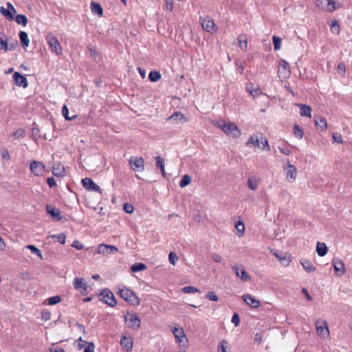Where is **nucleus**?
Returning <instances> with one entry per match:
<instances>
[{"mask_svg": "<svg viewBox=\"0 0 352 352\" xmlns=\"http://www.w3.org/2000/svg\"><path fill=\"white\" fill-rule=\"evenodd\" d=\"M118 294L122 298L133 306H138L140 303V300L136 294L128 288L124 287L119 288Z\"/></svg>", "mask_w": 352, "mask_h": 352, "instance_id": "nucleus-1", "label": "nucleus"}, {"mask_svg": "<svg viewBox=\"0 0 352 352\" xmlns=\"http://www.w3.org/2000/svg\"><path fill=\"white\" fill-rule=\"evenodd\" d=\"M124 319L129 329L138 330L141 325V320L136 313L126 312L124 315Z\"/></svg>", "mask_w": 352, "mask_h": 352, "instance_id": "nucleus-2", "label": "nucleus"}, {"mask_svg": "<svg viewBox=\"0 0 352 352\" xmlns=\"http://www.w3.org/2000/svg\"><path fill=\"white\" fill-rule=\"evenodd\" d=\"M315 5L328 12H332L339 7V4L337 5L334 0H316Z\"/></svg>", "mask_w": 352, "mask_h": 352, "instance_id": "nucleus-3", "label": "nucleus"}, {"mask_svg": "<svg viewBox=\"0 0 352 352\" xmlns=\"http://www.w3.org/2000/svg\"><path fill=\"white\" fill-rule=\"evenodd\" d=\"M46 38L52 52L57 56L61 54L63 50L58 38L53 34H48Z\"/></svg>", "mask_w": 352, "mask_h": 352, "instance_id": "nucleus-4", "label": "nucleus"}, {"mask_svg": "<svg viewBox=\"0 0 352 352\" xmlns=\"http://www.w3.org/2000/svg\"><path fill=\"white\" fill-rule=\"evenodd\" d=\"M103 298L100 299L104 304L108 305L111 307H114L117 305V301L113 294L108 288H104L100 294Z\"/></svg>", "mask_w": 352, "mask_h": 352, "instance_id": "nucleus-5", "label": "nucleus"}, {"mask_svg": "<svg viewBox=\"0 0 352 352\" xmlns=\"http://www.w3.org/2000/svg\"><path fill=\"white\" fill-rule=\"evenodd\" d=\"M130 168L133 171L142 172L144 170V161L142 157L132 156L129 160Z\"/></svg>", "mask_w": 352, "mask_h": 352, "instance_id": "nucleus-6", "label": "nucleus"}, {"mask_svg": "<svg viewBox=\"0 0 352 352\" xmlns=\"http://www.w3.org/2000/svg\"><path fill=\"white\" fill-rule=\"evenodd\" d=\"M316 327L317 333L322 338H327L329 335V331L327 326V322L325 320H316Z\"/></svg>", "mask_w": 352, "mask_h": 352, "instance_id": "nucleus-7", "label": "nucleus"}, {"mask_svg": "<svg viewBox=\"0 0 352 352\" xmlns=\"http://www.w3.org/2000/svg\"><path fill=\"white\" fill-rule=\"evenodd\" d=\"M45 165L38 161L34 160L30 165L31 172L36 176H41L45 172Z\"/></svg>", "mask_w": 352, "mask_h": 352, "instance_id": "nucleus-8", "label": "nucleus"}, {"mask_svg": "<svg viewBox=\"0 0 352 352\" xmlns=\"http://www.w3.org/2000/svg\"><path fill=\"white\" fill-rule=\"evenodd\" d=\"M74 287L76 290L81 289L82 294L88 293V285L85 278L76 277L73 283Z\"/></svg>", "mask_w": 352, "mask_h": 352, "instance_id": "nucleus-9", "label": "nucleus"}, {"mask_svg": "<svg viewBox=\"0 0 352 352\" xmlns=\"http://www.w3.org/2000/svg\"><path fill=\"white\" fill-rule=\"evenodd\" d=\"M8 8L6 9L3 6H0V13L3 15L8 20L12 21L14 19L13 14L16 12V9L11 3H7Z\"/></svg>", "mask_w": 352, "mask_h": 352, "instance_id": "nucleus-10", "label": "nucleus"}, {"mask_svg": "<svg viewBox=\"0 0 352 352\" xmlns=\"http://www.w3.org/2000/svg\"><path fill=\"white\" fill-rule=\"evenodd\" d=\"M83 187L89 190L100 192V188L91 178L86 177L82 179Z\"/></svg>", "mask_w": 352, "mask_h": 352, "instance_id": "nucleus-11", "label": "nucleus"}, {"mask_svg": "<svg viewBox=\"0 0 352 352\" xmlns=\"http://www.w3.org/2000/svg\"><path fill=\"white\" fill-rule=\"evenodd\" d=\"M13 80L16 85L26 88L28 86V80L26 77L19 72H14L13 74Z\"/></svg>", "mask_w": 352, "mask_h": 352, "instance_id": "nucleus-12", "label": "nucleus"}, {"mask_svg": "<svg viewBox=\"0 0 352 352\" xmlns=\"http://www.w3.org/2000/svg\"><path fill=\"white\" fill-rule=\"evenodd\" d=\"M223 132L226 134L232 135L233 138H236L240 135V131L234 123H228L227 126L223 129Z\"/></svg>", "mask_w": 352, "mask_h": 352, "instance_id": "nucleus-13", "label": "nucleus"}, {"mask_svg": "<svg viewBox=\"0 0 352 352\" xmlns=\"http://www.w3.org/2000/svg\"><path fill=\"white\" fill-rule=\"evenodd\" d=\"M243 302L252 308H257L260 305V301L250 294H243Z\"/></svg>", "mask_w": 352, "mask_h": 352, "instance_id": "nucleus-14", "label": "nucleus"}, {"mask_svg": "<svg viewBox=\"0 0 352 352\" xmlns=\"http://www.w3.org/2000/svg\"><path fill=\"white\" fill-rule=\"evenodd\" d=\"M333 265L336 273L338 276H342L345 272V268L343 262L339 258L333 259Z\"/></svg>", "mask_w": 352, "mask_h": 352, "instance_id": "nucleus-15", "label": "nucleus"}, {"mask_svg": "<svg viewBox=\"0 0 352 352\" xmlns=\"http://www.w3.org/2000/svg\"><path fill=\"white\" fill-rule=\"evenodd\" d=\"M248 146L260 147V135L259 133H255L251 135L248 139L246 143Z\"/></svg>", "mask_w": 352, "mask_h": 352, "instance_id": "nucleus-16", "label": "nucleus"}, {"mask_svg": "<svg viewBox=\"0 0 352 352\" xmlns=\"http://www.w3.org/2000/svg\"><path fill=\"white\" fill-rule=\"evenodd\" d=\"M46 210L47 214H49L56 221L61 220L62 217L60 215V210L50 205H47Z\"/></svg>", "mask_w": 352, "mask_h": 352, "instance_id": "nucleus-17", "label": "nucleus"}, {"mask_svg": "<svg viewBox=\"0 0 352 352\" xmlns=\"http://www.w3.org/2000/svg\"><path fill=\"white\" fill-rule=\"evenodd\" d=\"M296 174L297 170L295 166L291 164L290 163H288L286 173L287 179L289 182H294L296 179Z\"/></svg>", "mask_w": 352, "mask_h": 352, "instance_id": "nucleus-18", "label": "nucleus"}, {"mask_svg": "<svg viewBox=\"0 0 352 352\" xmlns=\"http://www.w3.org/2000/svg\"><path fill=\"white\" fill-rule=\"evenodd\" d=\"M315 124L321 131H324L327 129V120L326 118L323 116H316Z\"/></svg>", "mask_w": 352, "mask_h": 352, "instance_id": "nucleus-19", "label": "nucleus"}, {"mask_svg": "<svg viewBox=\"0 0 352 352\" xmlns=\"http://www.w3.org/2000/svg\"><path fill=\"white\" fill-rule=\"evenodd\" d=\"M120 344L125 348L127 352L131 351L133 349V340L131 337L122 336Z\"/></svg>", "mask_w": 352, "mask_h": 352, "instance_id": "nucleus-20", "label": "nucleus"}, {"mask_svg": "<svg viewBox=\"0 0 352 352\" xmlns=\"http://www.w3.org/2000/svg\"><path fill=\"white\" fill-rule=\"evenodd\" d=\"M274 256L279 260L281 264L283 266H287L291 262L290 257L287 254V253H274Z\"/></svg>", "mask_w": 352, "mask_h": 352, "instance_id": "nucleus-21", "label": "nucleus"}, {"mask_svg": "<svg viewBox=\"0 0 352 352\" xmlns=\"http://www.w3.org/2000/svg\"><path fill=\"white\" fill-rule=\"evenodd\" d=\"M202 28L205 31L212 32L215 30L216 25L212 20H204L201 23Z\"/></svg>", "mask_w": 352, "mask_h": 352, "instance_id": "nucleus-22", "label": "nucleus"}, {"mask_svg": "<svg viewBox=\"0 0 352 352\" xmlns=\"http://www.w3.org/2000/svg\"><path fill=\"white\" fill-rule=\"evenodd\" d=\"M52 173L56 177H61L65 175V167L60 163L54 165L52 168Z\"/></svg>", "mask_w": 352, "mask_h": 352, "instance_id": "nucleus-23", "label": "nucleus"}, {"mask_svg": "<svg viewBox=\"0 0 352 352\" xmlns=\"http://www.w3.org/2000/svg\"><path fill=\"white\" fill-rule=\"evenodd\" d=\"M328 251L327 246L324 243L318 242L316 245V252L319 256H324Z\"/></svg>", "mask_w": 352, "mask_h": 352, "instance_id": "nucleus-24", "label": "nucleus"}, {"mask_svg": "<svg viewBox=\"0 0 352 352\" xmlns=\"http://www.w3.org/2000/svg\"><path fill=\"white\" fill-rule=\"evenodd\" d=\"M300 115L305 117H311V109L309 105L304 104H299Z\"/></svg>", "mask_w": 352, "mask_h": 352, "instance_id": "nucleus-25", "label": "nucleus"}, {"mask_svg": "<svg viewBox=\"0 0 352 352\" xmlns=\"http://www.w3.org/2000/svg\"><path fill=\"white\" fill-rule=\"evenodd\" d=\"M300 264L302 265L304 270L308 273L313 272L316 270V267L309 260L302 259L300 261Z\"/></svg>", "mask_w": 352, "mask_h": 352, "instance_id": "nucleus-26", "label": "nucleus"}, {"mask_svg": "<svg viewBox=\"0 0 352 352\" xmlns=\"http://www.w3.org/2000/svg\"><path fill=\"white\" fill-rule=\"evenodd\" d=\"M91 10L93 13L97 14L100 16L103 14V10L101 5L95 1H92L91 3Z\"/></svg>", "mask_w": 352, "mask_h": 352, "instance_id": "nucleus-27", "label": "nucleus"}, {"mask_svg": "<svg viewBox=\"0 0 352 352\" xmlns=\"http://www.w3.org/2000/svg\"><path fill=\"white\" fill-rule=\"evenodd\" d=\"M19 39L23 47H27L29 46L30 41L28 38V34L24 31H20L19 34Z\"/></svg>", "mask_w": 352, "mask_h": 352, "instance_id": "nucleus-28", "label": "nucleus"}, {"mask_svg": "<svg viewBox=\"0 0 352 352\" xmlns=\"http://www.w3.org/2000/svg\"><path fill=\"white\" fill-rule=\"evenodd\" d=\"M155 160H156V166L159 168H160V170H161V173H162V175L164 177H166V173L165 172V170H164V159L160 157V156H157L155 157Z\"/></svg>", "mask_w": 352, "mask_h": 352, "instance_id": "nucleus-29", "label": "nucleus"}, {"mask_svg": "<svg viewBox=\"0 0 352 352\" xmlns=\"http://www.w3.org/2000/svg\"><path fill=\"white\" fill-rule=\"evenodd\" d=\"M260 135V148H261L263 151H269L270 150V146L268 143V141L265 138H263V135L261 133H259Z\"/></svg>", "mask_w": 352, "mask_h": 352, "instance_id": "nucleus-30", "label": "nucleus"}, {"mask_svg": "<svg viewBox=\"0 0 352 352\" xmlns=\"http://www.w3.org/2000/svg\"><path fill=\"white\" fill-rule=\"evenodd\" d=\"M258 181L259 179L256 177H249L248 181V187L252 190L257 189Z\"/></svg>", "mask_w": 352, "mask_h": 352, "instance_id": "nucleus-31", "label": "nucleus"}, {"mask_svg": "<svg viewBox=\"0 0 352 352\" xmlns=\"http://www.w3.org/2000/svg\"><path fill=\"white\" fill-rule=\"evenodd\" d=\"M168 120H183L182 122H186L188 121L187 118L184 117V116L179 111H177L174 113L170 117H169Z\"/></svg>", "mask_w": 352, "mask_h": 352, "instance_id": "nucleus-32", "label": "nucleus"}, {"mask_svg": "<svg viewBox=\"0 0 352 352\" xmlns=\"http://www.w3.org/2000/svg\"><path fill=\"white\" fill-rule=\"evenodd\" d=\"M161 74L158 71H151L148 74V79L151 82H157L161 78Z\"/></svg>", "mask_w": 352, "mask_h": 352, "instance_id": "nucleus-33", "label": "nucleus"}, {"mask_svg": "<svg viewBox=\"0 0 352 352\" xmlns=\"http://www.w3.org/2000/svg\"><path fill=\"white\" fill-rule=\"evenodd\" d=\"M62 114L66 120H73L77 118V115H74L72 117L69 116V109L66 104H64L62 107Z\"/></svg>", "mask_w": 352, "mask_h": 352, "instance_id": "nucleus-34", "label": "nucleus"}, {"mask_svg": "<svg viewBox=\"0 0 352 352\" xmlns=\"http://www.w3.org/2000/svg\"><path fill=\"white\" fill-rule=\"evenodd\" d=\"M15 21L19 25L25 26L28 23V18L24 14H17L15 16Z\"/></svg>", "mask_w": 352, "mask_h": 352, "instance_id": "nucleus-35", "label": "nucleus"}, {"mask_svg": "<svg viewBox=\"0 0 352 352\" xmlns=\"http://www.w3.org/2000/svg\"><path fill=\"white\" fill-rule=\"evenodd\" d=\"M146 269V265L142 263H136L131 267V270L133 272H138L143 271Z\"/></svg>", "mask_w": 352, "mask_h": 352, "instance_id": "nucleus-36", "label": "nucleus"}, {"mask_svg": "<svg viewBox=\"0 0 352 352\" xmlns=\"http://www.w3.org/2000/svg\"><path fill=\"white\" fill-rule=\"evenodd\" d=\"M173 333L175 336V338L177 339L182 338L183 337H185L184 331L182 328H177L174 327L173 329Z\"/></svg>", "mask_w": 352, "mask_h": 352, "instance_id": "nucleus-37", "label": "nucleus"}, {"mask_svg": "<svg viewBox=\"0 0 352 352\" xmlns=\"http://www.w3.org/2000/svg\"><path fill=\"white\" fill-rule=\"evenodd\" d=\"M191 180H192V179L190 175H184L182 177V179L180 180L179 186L181 188H184V187L188 186L191 182Z\"/></svg>", "mask_w": 352, "mask_h": 352, "instance_id": "nucleus-38", "label": "nucleus"}, {"mask_svg": "<svg viewBox=\"0 0 352 352\" xmlns=\"http://www.w3.org/2000/svg\"><path fill=\"white\" fill-rule=\"evenodd\" d=\"M34 126H35L32 129V138L33 140L37 141V140L41 138L40 130L35 123H34Z\"/></svg>", "mask_w": 352, "mask_h": 352, "instance_id": "nucleus-39", "label": "nucleus"}, {"mask_svg": "<svg viewBox=\"0 0 352 352\" xmlns=\"http://www.w3.org/2000/svg\"><path fill=\"white\" fill-rule=\"evenodd\" d=\"M26 248L30 250L32 253L37 255L41 259H43V255L41 251L33 245H28Z\"/></svg>", "mask_w": 352, "mask_h": 352, "instance_id": "nucleus-40", "label": "nucleus"}, {"mask_svg": "<svg viewBox=\"0 0 352 352\" xmlns=\"http://www.w3.org/2000/svg\"><path fill=\"white\" fill-rule=\"evenodd\" d=\"M294 134L297 138L301 139L303 137L304 132L302 128L298 124H295L294 126Z\"/></svg>", "mask_w": 352, "mask_h": 352, "instance_id": "nucleus-41", "label": "nucleus"}, {"mask_svg": "<svg viewBox=\"0 0 352 352\" xmlns=\"http://www.w3.org/2000/svg\"><path fill=\"white\" fill-rule=\"evenodd\" d=\"M331 32L335 34H339L340 29L338 22L336 20H334L331 22Z\"/></svg>", "mask_w": 352, "mask_h": 352, "instance_id": "nucleus-42", "label": "nucleus"}, {"mask_svg": "<svg viewBox=\"0 0 352 352\" xmlns=\"http://www.w3.org/2000/svg\"><path fill=\"white\" fill-rule=\"evenodd\" d=\"M61 301V298L60 296H54L47 299L48 305H54Z\"/></svg>", "mask_w": 352, "mask_h": 352, "instance_id": "nucleus-43", "label": "nucleus"}, {"mask_svg": "<svg viewBox=\"0 0 352 352\" xmlns=\"http://www.w3.org/2000/svg\"><path fill=\"white\" fill-rule=\"evenodd\" d=\"M272 41H273V44H274V50H280V45H281V38L278 37V36H273Z\"/></svg>", "mask_w": 352, "mask_h": 352, "instance_id": "nucleus-44", "label": "nucleus"}, {"mask_svg": "<svg viewBox=\"0 0 352 352\" xmlns=\"http://www.w3.org/2000/svg\"><path fill=\"white\" fill-rule=\"evenodd\" d=\"M51 237L52 238H56L58 239V241L60 244H65L66 241V235L64 233H60L58 234H54Z\"/></svg>", "mask_w": 352, "mask_h": 352, "instance_id": "nucleus-45", "label": "nucleus"}, {"mask_svg": "<svg viewBox=\"0 0 352 352\" xmlns=\"http://www.w3.org/2000/svg\"><path fill=\"white\" fill-rule=\"evenodd\" d=\"M182 291L185 294H192V293H195V292H199V290L197 287H195L192 286H186V287H183Z\"/></svg>", "mask_w": 352, "mask_h": 352, "instance_id": "nucleus-46", "label": "nucleus"}, {"mask_svg": "<svg viewBox=\"0 0 352 352\" xmlns=\"http://www.w3.org/2000/svg\"><path fill=\"white\" fill-rule=\"evenodd\" d=\"M25 135V131L23 129H19L13 133V136L15 139L23 138Z\"/></svg>", "mask_w": 352, "mask_h": 352, "instance_id": "nucleus-47", "label": "nucleus"}, {"mask_svg": "<svg viewBox=\"0 0 352 352\" xmlns=\"http://www.w3.org/2000/svg\"><path fill=\"white\" fill-rule=\"evenodd\" d=\"M98 253L100 254H109V250L107 248V245L100 244L98 247Z\"/></svg>", "mask_w": 352, "mask_h": 352, "instance_id": "nucleus-48", "label": "nucleus"}, {"mask_svg": "<svg viewBox=\"0 0 352 352\" xmlns=\"http://www.w3.org/2000/svg\"><path fill=\"white\" fill-rule=\"evenodd\" d=\"M253 98H257L258 96L263 94L262 90L260 89V87H255V89L253 91H250V93H248Z\"/></svg>", "mask_w": 352, "mask_h": 352, "instance_id": "nucleus-49", "label": "nucleus"}, {"mask_svg": "<svg viewBox=\"0 0 352 352\" xmlns=\"http://www.w3.org/2000/svg\"><path fill=\"white\" fill-rule=\"evenodd\" d=\"M5 36V34L3 32L0 33V50H5L6 48H7V41L3 40V36Z\"/></svg>", "mask_w": 352, "mask_h": 352, "instance_id": "nucleus-50", "label": "nucleus"}, {"mask_svg": "<svg viewBox=\"0 0 352 352\" xmlns=\"http://www.w3.org/2000/svg\"><path fill=\"white\" fill-rule=\"evenodd\" d=\"M206 298L212 301H217L219 300L218 296L214 292H208L206 295Z\"/></svg>", "mask_w": 352, "mask_h": 352, "instance_id": "nucleus-51", "label": "nucleus"}, {"mask_svg": "<svg viewBox=\"0 0 352 352\" xmlns=\"http://www.w3.org/2000/svg\"><path fill=\"white\" fill-rule=\"evenodd\" d=\"M332 138H333L334 142H336L338 144H342L343 142L342 137L341 134L339 133H333L332 134Z\"/></svg>", "mask_w": 352, "mask_h": 352, "instance_id": "nucleus-52", "label": "nucleus"}, {"mask_svg": "<svg viewBox=\"0 0 352 352\" xmlns=\"http://www.w3.org/2000/svg\"><path fill=\"white\" fill-rule=\"evenodd\" d=\"M168 260L172 265H175L176 261L178 260V257L174 252H170L168 254Z\"/></svg>", "mask_w": 352, "mask_h": 352, "instance_id": "nucleus-53", "label": "nucleus"}, {"mask_svg": "<svg viewBox=\"0 0 352 352\" xmlns=\"http://www.w3.org/2000/svg\"><path fill=\"white\" fill-rule=\"evenodd\" d=\"M241 226H242V219H241V217H239V220L235 223V228L237 230L239 237L242 236V229L239 228Z\"/></svg>", "mask_w": 352, "mask_h": 352, "instance_id": "nucleus-54", "label": "nucleus"}, {"mask_svg": "<svg viewBox=\"0 0 352 352\" xmlns=\"http://www.w3.org/2000/svg\"><path fill=\"white\" fill-rule=\"evenodd\" d=\"M18 45V41L16 40H14L13 42L8 43H7V48L5 49V51H11Z\"/></svg>", "mask_w": 352, "mask_h": 352, "instance_id": "nucleus-55", "label": "nucleus"}, {"mask_svg": "<svg viewBox=\"0 0 352 352\" xmlns=\"http://www.w3.org/2000/svg\"><path fill=\"white\" fill-rule=\"evenodd\" d=\"M232 322L236 326H239L240 324V317L236 313H234L232 318Z\"/></svg>", "mask_w": 352, "mask_h": 352, "instance_id": "nucleus-56", "label": "nucleus"}, {"mask_svg": "<svg viewBox=\"0 0 352 352\" xmlns=\"http://www.w3.org/2000/svg\"><path fill=\"white\" fill-rule=\"evenodd\" d=\"M72 247L78 250H81L84 248V245L78 240H75L73 241Z\"/></svg>", "mask_w": 352, "mask_h": 352, "instance_id": "nucleus-57", "label": "nucleus"}, {"mask_svg": "<svg viewBox=\"0 0 352 352\" xmlns=\"http://www.w3.org/2000/svg\"><path fill=\"white\" fill-rule=\"evenodd\" d=\"M283 69L284 70H287V75H290V70H289V64L285 61L282 60V63L280 64V68L279 69Z\"/></svg>", "mask_w": 352, "mask_h": 352, "instance_id": "nucleus-58", "label": "nucleus"}, {"mask_svg": "<svg viewBox=\"0 0 352 352\" xmlns=\"http://www.w3.org/2000/svg\"><path fill=\"white\" fill-rule=\"evenodd\" d=\"M41 318L45 321H47V320H50L51 313L48 311H43L41 312Z\"/></svg>", "mask_w": 352, "mask_h": 352, "instance_id": "nucleus-59", "label": "nucleus"}, {"mask_svg": "<svg viewBox=\"0 0 352 352\" xmlns=\"http://www.w3.org/2000/svg\"><path fill=\"white\" fill-rule=\"evenodd\" d=\"M133 210H134V208L132 205L129 204H125L124 205V210L128 213V214H131L133 212Z\"/></svg>", "mask_w": 352, "mask_h": 352, "instance_id": "nucleus-60", "label": "nucleus"}, {"mask_svg": "<svg viewBox=\"0 0 352 352\" xmlns=\"http://www.w3.org/2000/svg\"><path fill=\"white\" fill-rule=\"evenodd\" d=\"M1 156L2 158L6 160H9L10 159V153L8 152V151L7 149H3L1 150Z\"/></svg>", "mask_w": 352, "mask_h": 352, "instance_id": "nucleus-61", "label": "nucleus"}, {"mask_svg": "<svg viewBox=\"0 0 352 352\" xmlns=\"http://www.w3.org/2000/svg\"><path fill=\"white\" fill-rule=\"evenodd\" d=\"M47 183L48 186H50V188H53V187L56 186V181H55L54 178L52 177H48L47 179Z\"/></svg>", "mask_w": 352, "mask_h": 352, "instance_id": "nucleus-62", "label": "nucleus"}, {"mask_svg": "<svg viewBox=\"0 0 352 352\" xmlns=\"http://www.w3.org/2000/svg\"><path fill=\"white\" fill-rule=\"evenodd\" d=\"M227 342L225 340L221 342L220 345L219 346L217 352H226V345Z\"/></svg>", "mask_w": 352, "mask_h": 352, "instance_id": "nucleus-63", "label": "nucleus"}, {"mask_svg": "<svg viewBox=\"0 0 352 352\" xmlns=\"http://www.w3.org/2000/svg\"><path fill=\"white\" fill-rule=\"evenodd\" d=\"M88 346L86 347L83 352H94V344L93 342H87Z\"/></svg>", "mask_w": 352, "mask_h": 352, "instance_id": "nucleus-64", "label": "nucleus"}]
</instances>
